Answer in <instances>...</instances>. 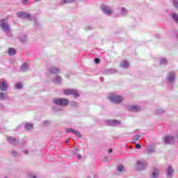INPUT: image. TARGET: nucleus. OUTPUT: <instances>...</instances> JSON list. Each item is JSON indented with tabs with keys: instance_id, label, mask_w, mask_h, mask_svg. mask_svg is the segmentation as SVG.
<instances>
[{
	"instance_id": "obj_6",
	"label": "nucleus",
	"mask_w": 178,
	"mask_h": 178,
	"mask_svg": "<svg viewBox=\"0 0 178 178\" xmlns=\"http://www.w3.org/2000/svg\"><path fill=\"white\" fill-rule=\"evenodd\" d=\"M63 92L65 95H74V98H77L80 95L77 90L73 89H65Z\"/></svg>"
},
{
	"instance_id": "obj_19",
	"label": "nucleus",
	"mask_w": 178,
	"mask_h": 178,
	"mask_svg": "<svg viewBox=\"0 0 178 178\" xmlns=\"http://www.w3.org/2000/svg\"><path fill=\"white\" fill-rule=\"evenodd\" d=\"M62 81H63L62 77L59 76H57L56 79H53V82L54 83V84H60Z\"/></svg>"
},
{
	"instance_id": "obj_49",
	"label": "nucleus",
	"mask_w": 178,
	"mask_h": 178,
	"mask_svg": "<svg viewBox=\"0 0 178 178\" xmlns=\"http://www.w3.org/2000/svg\"><path fill=\"white\" fill-rule=\"evenodd\" d=\"M108 152H109V154H111V152H112V149H110Z\"/></svg>"
},
{
	"instance_id": "obj_28",
	"label": "nucleus",
	"mask_w": 178,
	"mask_h": 178,
	"mask_svg": "<svg viewBox=\"0 0 178 178\" xmlns=\"http://www.w3.org/2000/svg\"><path fill=\"white\" fill-rule=\"evenodd\" d=\"M172 19L175 20L176 23H178V15L177 14H172Z\"/></svg>"
},
{
	"instance_id": "obj_15",
	"label": "nucleus",
	"mask_w": 178,
	"mask_h": 178,
	"mask_svg": "<svg viewBox=\"0 0 178 178\" xmlns=\"http://www.w3.org/2000/svg\"><path fill=\"white\" fill-rule=\"evenodd\" d=\"M173 173H175L173 167H172V165H169L166 171L167 177H172V176H173Z\"/></svg>"
},
{
	"instance_id": "obj_35",
	"label": "nucleus",
	"mask_w": 178,
	"mask_h": 178,
	"mask_svg": "<svg viewBox=\"0 0 178 178\" xmlns=\"http://www.w3.org/2000/svg\"><path fill=\"white\" fill-rule=\"evenodd\" d=\"M134 141H138V140H140V135H136L134 138H133Z\"/></svg>"
},
{
	"instance_id": "obj_3",
	"label": "nucleus",
	"mask_w": 178,
	"mask_h": 178,
	"mask_svg": "<svg viewBox=\"0 0 178 178\" xmlns=\"http://www.w3.org/2000/svg\"><path fill=\"white\" fill-rule=\"evenodd\" d=\"M17 17H20L21 19H27L29 22H31L33 20V16H31V14L27 13L24 11H21L17 13Z\"/></svg>"
},
{
	"instance_id": "obj_4",
	"label": "nucleus",
	"mask_w": 178,
	"mask_h": 178,
	"mask_svg": "<svg viewBox=\"0 0 178 178\" xmlns=\"http://www.w3.org/2000/svg\"><path fill=\"white\" fill-rule=\"evenodd\" d=\"M109 99L114 104H120L123 101V97L116 95H111L109 96Z\"/></svg>"
},
{
	"instance_id": "obj_52",
	"label": "nucleus",
	"mask_w": 178,
	"mask_h": 178,
	"mask_svg": "<svg viewBox=\"0 0 178 178\" xmlns=\"http://www.w3.org/2000/svg\"><path fill=\"white\" fill-rule=\"evenodd\" d=\"M177 137H178V135H177Z\"/></svg>"
},
{
	"instance_id": "obj_7",
	"label": "nucleus",
	"mask_w": 178,
	"mask_h": 178,
	"mask_svg": "<svg viewBox=\"0 0 178 178\" xmlns=\"http://www.w3.org/2000/svg\"><path fill=\"white\" fill-rule=\"evenodd\" d=\"M175 140H176V138H175V136H165L163 138V143H165V144H175Z\"/></svg>"
},
{
	"instance_id": "obj_34",
	"label": "nucleus",
	"mask_w": 178,
	"mask_h": 178,
	"mask_svg": "<svg viewBox=\"0 0 178 178\" xmlns=\"http://www.w3.org/2000/svg\"><path fill=\"white\" fill-rule=\"evenodd\" d=\"M16 88L17 89L23 88V84H22L21 83H17L16 84Z\"/></svg>"
},
{
	"instance_id": "obj_12",
	"label": "nucleus",
	"mask_w": 178,
	"mask_h": 178,
	"mask_svg": "<svg viewBox=\"0 0 178 178\" xmlns=\"http://www.w3.org/2000/svg\"><path fill=\"white\" fill-rule=\"evenodd\" d=\"M65 131L67 133H72L73 134H75L77 137H81V134H80V131H76L72 128H67L65 129Z\"/></svg>"
},
{
	"instance_id": "obj_30",
	"label": "nucleus",
	"mask_w": 178,
	"mask_h": 178,
	"mask_svg": "<svg viewBox=\"0 0 178 178\" xmlns=\"http://www.w3.org/2000/svg\"><path fill=\"white\" fill-rule=\"evenodd\" d=\"M172 3L176 9H178V1L177 0H173Z\"/></svg>"
},
{
	"instance_id": "obj_46",
	"label": "nucleus",
	"mask_w": 178,
	"mask_h": 178,
	"mask_svg": "<svg viewBox=\"0 0 178 178\" xmlns=\"http://www.w3.org/2000/svg\"><path fill=\"white\" fill-rule=\"evenodd\" d=\"M24 154H26V155H27V154H29V150H25Z\"/></svg>"
},
{
	"instance_id": "obj_16",
	"label": "nucleus",
	"mask_w": 178,
	"mask_h": 178,
	"mask_svg": "<svg viewBox=\"0 0 178 178\" xmlns=\"http://www.w3.org/2000/svg\"><path fill=\"white\" fill-rule=\"evenodd\" d=\"M59 72H60V69L55 67H51L49 69V72L51 73V74H58Z\"/></svg>"
},
{
	"instance_id": "obj_13",
	"label": "nucleus",
	"mask_w": 178,
	"mask_h": 178,
	"mask_svg": "<svg viewBox=\"0 0 178 178\" xmlns=\"http://www.w3.org/2000/svg\"><path fill=\"white\" fill-rule=\"evenodd\" d=\"M127 110L131 111L132 112H140V111H141V107L138 106H128Z\"/></svg>"
},
{
	"instance_id": "obj_14",
	"label": "nucleus",
	"mask_w": 178,
	"mask_h": 178,
	"mask_svg": "<svg viewBox=\"0 0 178 178\" xmlns=\"http://www.w3.org/2000/svg\"><path fill=\"white\" fill-rule=\"evenodd\" d=\"M0 89L1 91H6L8 90V82L6 80L0 82Z\"/></svg>"
},
{
	"instance_id": "obj_10",
	"label": "nucleus",
	"mask_w": 178,
	"mask_h": 178,
	"mask_svg": "<svg viewBox=\"0 0 178 178\" xmlns=\"http://www.w3.org/2000/svg\"><path fill=\"white\" fill-rule=\"evenodd\" d=\"M7 141L9 143V144H12V145H17V144H19V140L11 136L7 137Z\"/></svg>"
},
{
	"instance_id": "obj_51",
	"label": "nucleus",
	"mask_w": 178,
	"mask_h": 178,
	"mask_svg": "<svg viewBox=\"0 0 178 178\" xmlns=\"http://www.w3.org/2000/svg\"><path fill=\"white\" fill-rule=\"evenodd\" d=\"M36 1H41V0H35Z\"/></svg>"
},
{
	"instance_id": "obj_31",
	"label": "nucleus",
	"mask_w": 178,
	"mask_h": 178,
	"mask_svg": "<svg viewBox=\"0 0 178 178\" xmlns=\"http://www.w3.org/2000/svg\"><path fill=\"white\" fill-rule=\"evenodd\" d=\"M6 98V94L0 92V99H5Z\"/></svg>"
},
{
	"instance_id": "obj_8",
	"label": "nucleus",
	"mask_w": 178,
	"mask_h": 178,
	"mask_svg": "<svg viewBox=\"0 0 178 178\" xmlns=\"http://www.w3.org/2000/svg\"><path fill=\"white\" fill-rule=\"evenodd\" d=\"M101 9L108 16H111L112 15V10H111V7L105 5H102L101 6Z\"/></svg>"
},
{
	"instance_id": "obj_21",
	"label": "nucleus",
	"mask_w": 178,
	"mask_h": 178,
	"mask_svg": "<svg viewBox=\"0 0 178 178\" xmlns=\"http://www.w3.org/2000/svg\"><path fill=\"white\" fill-rule=\"evenodd\" d=\"M121 67H123L124 69H127V67H129V62L123 60L121 63Z\"/></svg>"
},
{
	"instance_id": "obj_26",
	"label": "nucleus",
	"mask_w": 178,
	"mask_h": 178,
	"mask_svg": "<svg viewBox=\"0 0 178 178\" xmlns=\"http://www.w3.org/2000/svg\"><path fill=\"white\" fill-rule=\"evenodd\" d=\"M75 0H61L62 3L66 5V3H73Z\"/></svg>"
},
{
	"instance_id": "obj_18",
	"label": "nucleus",
	"mask_w": 178,
	"mask_h": 178,
	"mask_svg": "<svg viewBox=\"0 0 178 178\" xmlns=\"http://www.w3.org/2000/svg\"><path fill=\"white\" fill-rule=\"evenodd\" d=\"M29 64L26 63H24L22 66H21V72H27L29 70Z\"/></svg>"
},
{
	"instance_id": "obj_20",
	"label": "nucleus",
	"mask_w": 178,
	"mask_h": 178,
	"mask_svg": "<svg viewBox=\"0 0 178 178\" xmlns=\"http://www.w3.org/2000/svg\"><path fill=\"white\" fill-rule=\"evenodd\" d=\"M8 55H10V56H12L13 55H16V49L10 47L8 49Z\"/></svg>"
},
{
	"instance_id": "obj_32",
	"label": "nucleus",
	"mask_w": 178,
	"mask_h": 178,
	"mask_svg": "<svg viewBox=\"0 0 178 178\" xmlns=\"http://www.w3.org/2000/svg\"><path fill=\"white\" fill-rule=\"evenodd\" d=\"M163 112H165L164 111H163V109H162V108H159V109H157L156 111V113H157V114H161V113H163Z\"/></svg>"
},
{
	"instance_id": "obj_41",
	"label": "nucleus",
	"mask_w": 178,
	"mask_h": 178,
	"mask_svg": "<svg viewBox=\"0 0 178 178\" xmlns=\"http://www.w3.org/2000/svg\"><path fill=\"white\" fill-rule=\"evenodd\" d=\"M12 155H13V156H17V152L16 151H13Z\"/></svg>"
},
{
	"instance_id": "obj_22",
	"label": "nucleus",
	"mask_w": 178,
	"mask_h": 178,
	"mask_svg": "<svg viewBox=\"0 0 178 178\" xmlns=\"http://www.w3.org/2000/svg\"><path fill=\"white\" fill-rule=\"evenodd\" d=\"M33 125L31 123H28L25 124V129L27 130V131H30V130L33 129Z\"/></svg>"
},
{
	"instance_id": "obj_50",
	"label": "nucleus",
	"mask_w": 178,
	"mask_h": 178,
	"mask_svg": "<svg viewBox=\"0 0 178 178\" xmlns=\"http://www.w3.org/2000/svg\"><path fill=\"white\" fill-rule=\"evenodd\" d=\"M0 108H2V105L0 104Z\"/></svg>"
},
{
	"instance_id": "obj_2",
	"label": "nucleus",
	"mask_w": 178,
	"mask_h": 178,
	"mask_svg": "<svg viewBox=\"0 0 178 178\" xmlns=\"http://www.w3.org/2000/svg\"><path fill=\"white\" fill-rule=\"evenodd\" d=\"M53 104L58 105V106H66L69 105V100L67 99H54Z\"/></svg>"
},
{
	"instance_id": "obj_38",
	"label": "nucleus",
	"mask_w": 178,
	"mask_h": 178,
	"mask_svg": "<svg viewBox=\"0 0 178 178\" xmlns=\"http://www.w3.org/2000/svg\"><path fill=\"white\" fill-rule=\"evenodd\" d=\"M71 106H77V102H70Z\"/></svg>"
},
{
	"instance_id": "obj_44",
	"label": "nucleus",
	"mask_w": 178,
	"mask_h": 178,
	"mask_svg": "<svg viewBox=\"0 0 178 178\" xmlns=\"http://www.w3.org/2000/svg\"><path fill=\"white\" fill-rule=\"evenodd\" d=\"M76 158H77V159H81V158H83V156H81V154H79Z\"/></svg>"
},
{
	"instance_id": "obj_9",
	"label": "nucleus",
	"mask_w": 178,
	"mask_h": 178,
	"mask_svg": "<svg viewBox=\"0 0 178 178\" xmlns=\"http://www.w3.org/2000/svg\"><path fill=\"white\" fill-rule=\"evenodd\" d=\"M176 77L175 76V72H171L168 74V76L167 77V81L168 83H175Z\"/></svg>"
},
{
	"instance_id": "obj_40",
	"label": "nucleus",
	"mask_w": 178,
	"mask_h": 178,
	"mask_svg": "<svg viewBox=\"0 0 178 178\" xmlns=\"http://www.w3.org/2000/svg\"><path fill=\"white\" fill-rule=\"evenodd\" d=\"M135 148L136 149H140L141 148V145L140 144H136Z\"/></svg>"
},
{
	"instance_id": "obj_43",
	"label": "nucleus",
	"mask_w": 178,
	"mask_h": 178,
	"mask_svg": "<svg viewBox=\"0 0 178 178\" xmlns=\"http://www.w3.org/2000/svg\"><path fill=\"white\" fill-rule=\"evenodd\" d=\"M22 3H23L24 5H27V3H29V0H23V1H22Z\"/></svg>"
},
{
	"instance_id": "obj_37",
	"label": "nucleus",
	"mask_w": 178,
	"mask_h": 178,
	"mask_svg": "<svg viewBox=\"0 0 178 178\" xmlns=\"http://www.w3.org/2000/svg\"><path fill=\"white\" fill-rule=\"evenodd\" d=\"M122 15H126V13H127V10H126V8H122Z\"/></svg>"
},
{
	"instance_id": "obj_42",
	"label": "nucleus",
	"mask_w": 178,
	"mask_h": 178,
	"mask_svg": "<svg viewBox=\"0 0 178 178\" xmlns=\"http://www.w3.org/2000/svg\"><path fill=\"white\" fill-rule=\"evenodd\" d=\"M49 123H51L49 121H44L43 122L44 126H48V124H49Z\"/></svg>"
},
{
	"instance_id": "obj_53",
	"label": "nucleus",
	"mask_w": 178,
	"mask_h": 178,
	"mask_svg": "<svg viewBox=\"0 0 178 178\" xmlns=\"http://www.w3.org/2000/svg\"><path fill=\"white\" fill-rule=\"evenodd\" d=\"M88 178H90V177H88Z\"/></svg>"
},
{
	"instance_id": "obj_1",
	"label": "nucleus",
	"mask_w": 178,
	"mask_h": 178,
	"mask_svg": "<svg viewBox=\"0 0 178 178\" xmlns=\"http://www.w3.org/2000/svg\"><path fill=\"white\" fill-rule=\"evenodd\" d=\"M147 166H148V163L143 159L137 160L136 164L135 165V168L137 170H144V169L147 168Z\"/></svg>"
},
{
	"instance_id": "obj_5",
	"label": "nucleus",
	"mask_w": 178,
	"mask_h": 178,
	"mask_svg": "<svg viewBox=\"0 0 178 178\" xmlns=\"http://www.w3.org/2000/svg\"><path fill=\"white\" fill-rule=\"evenodd\" d=\"M0 26L4 33H10V26L8 24V22H5V19L0 21Z\"/></svg>"
},
{
	"instance_id": "obj_29",
	"label": "nucleus",
	"mask_w": 178,
	"mask_h": 178,
	"mask_svg": "<svg viewBox=\"0 0 178 178\" xmlns=\"http://www.w3.org/2000/svg\"><path fill=\"white\" fill-rule=\"evenodd\" d=\"M123 169H124L123 165H119L117 167V170H118V172H123Z\"/></svg>"
},
{
	"instance_id": "obj_47",
	"label": "nucleus",
	"mask_w": 178,
	"mask_h": 178,
	"mask_svg": "<svg viewBox=\"0 0 178 178\" xmlns=\"http://www.w3.org/2000/svg\"><path fill=\"white\" fill-rule=\"evenodd\" d=\"M86 30H91V28L90 26L86 27Z\"/></svg>"
},
{
	"instance_id": "obj_36",
	"label": "nucleus",
	"mask_w": 178,
	"mask_h": 178,
	"mask_svg": "<svg viewBox=\"0 0 178 178\" xmlns=\"http://www.w3.org/2000/svg\"><path fill=\"white\" fill-rule=\"evenodd\" d=\"M118 71L116 70V69H111L109 70V72L112 74L113 73H116Z\"/></svg>"
},
{
	"instance_id": "obj_25",
	"label": "nucleus",
	"mask_w": 178,
	"mask_h": 178,
	"mask_svg": "<svg viewBox=\"0 0 178 178\" xmlns=\"http://www.w3.org/2000/svg\"><path fill=\"white\" fill-rule=\"evenodd\" d=\"M19 41H21L22 42H26V41H27V36H26L25 35H21L19 36Z\"/></svg>"
},
{
	"instance_id": "obj_27",
	"label": "nucleus",
	"mask_w": 178,
	"mask_h": 178,
	"mask_svg": "<svg viewBox=\"0 0 178 178\" xmlns=\"http://www.w3.org/2000/svg\"><path fill=\"white\" fill-rule=\"evenodd\" d=\"M168 63V60L166 58H163L160 60V65H166Z\"/></svg>"
},
{
	"instance_id": "obj_11",
	"label": "nucleus",
	"mask_w": 178,
	"mask_h": 178,
	"mask_svg": "<svg viewBox=\"0 0 178 178\" xmlns=\"http://www.w3.org/2000/svg\"><path fill=\"white\" fill-rule=\"evenodd\" d=\"M106 123H107L108 126H119V124H120V121L116 120H110L106 121Z\"/></svg>"
},
{
	"instance_id": "obj_48",
	"label": "nucleus",
	"mask_w": 178,
	"mask_h": 178,
	"mask_svg": "<svg viewBox=\"0 0 178 178\" xmlns=\"http://www.w3.org/2000/svg\"><path fill=\"white\" fill-rule=\"evenodd\" d=\"M99 79H100L101 81H104V77H100Z\"/></svg>"
},
{
	"instance_id": "obj_17",
	"label": "nucleus",
	"mask_w": 178,
	"mask_h": 178,
	"mask_svg": "<svg viewBox=\"0 0 178 178\" xmlns=\"http://www.w3.org/2000/svg\"><path fill=\"white\" fill-rule=\"evenodd\" d=\"M146 151L147 154H153V152H155V145L147 146Z\"/></svg>"
},
{
	"instance_id": "obj_39",
	"label": "nucleus",
	"mask_w": 178,
	"mask_h": 178,
	"mask_svg": "<svg viewBox=\"0 0 178 178\" xmlns=\"http://www.w3.org/2000/svg\"><path fill=\"white\" fill-rule=\"evenodd\" d=\"M100 60L99 58H95V63H97V65H98V63H99Z\"/></svg>"
},
{
	"instance_id": "obj_23",
	"label": "nucleus",
	"mask_w": 178,
	"mask_h": 178,
	"mask_svg": "<svg viewBox=\"0 0 178 178\" xmlns=\"http://www.w3.org/2000/svg\"><path fill=\"white\" fill-rule=\"evenodd\" d=\"M80 151L79 149H77L76 147H74L72 150V156H74V155H77V154H79V152Z\"/></svg>"
},
{
	"instance_id": "obj_24",
	"label": "nucleus",
	"mask_w": 178,
	"mask_h": 178,
	"mask_svg": "<svg viewBox=\"0 0 178 178\" xmlns=\"http://www.w3.org/2000/svg\"><path fill=\"white\" fill-rule=\"evenodd\" d=\"M159 175V171L158 170L157 168H155L154 171L152 172V178L158 177Z\"/></svg>"
},
{
	"instance_id": "obj_33",
	"label": "nucleus",
	"mask_w": 178,
	"mask_h": 178,
	"mask_svg": "<svg viewBox=\"0 0 178 178\" xmlns=\"http://www.w3.org/2000/svg\"><path fill=\"white\" fill-rule=\"evenodd\" d=\"M104 162H111V161H112V159H110L109 157L108 156H105L104 158Z\"/></svg>"
},
{
	"instance_id": "obj_45",
	"label": "nucleus",
	"mask_w": 178,
	"mask_h": 178,
	"mask_svg": "<svg viewBox=\"0 0 178 178\" xmlns=\"http://www.w3.org/2000/svg\"><path fill=\"white\" fill-rule=\"evenodd\" d=\"M30 178H37L35 175H31Z\"/></svg>"
}]
</instances>
